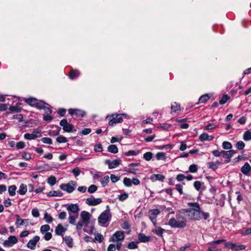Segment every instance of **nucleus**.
<instances>
[{"instance_id": "nucleus-30", "label": "nucleus", "mask_w": 251, "mask_h": 251, "mask_svg": "<svg viewBox=\"0 0 251 251\" xmlns=\"http://www.w3.org/2000/svg\"><path fill=\"white\" fill-rule=\"evenodd\" d=\"M20 103H17L15 106H11L9 107V110L11 112H19L21 111V108L20 107Z\"/></svg>"}, {"instance_id": "nucleus-18", "label": "nucleus", "mask_w": 251, "mask_h": 251, "mask_svg": "<svg viewBox=\"0 0 251 251\" xmlns=\"http://www.w3.org/2000/svg\"><path fill=\"white\" fill-rule=\"evenodd\" d=\"M251 170V167L248 162H246L241 168V171L245 175H248Z\"/></svg>"}, {"instance_id": "nucleus-10", "label": "nucleus", "mask_w": 251, "mask_h": 251, "mask_svg": "<svg viewBox=\"0 0 251 251\" xmlns=\"http://www.w3.org/2000/svg\"><path fill=\"white\" fill-rule=\"evenodd\" d=\"M102 202L100 198H94L93 197L87 198L86 200V203L90 206L96 205L100 204Z\"/></svg>"}, {"instance_id": "nucleus-46", "label": "nucleus", "mask_w": 251, "mask_h": 251, "mask_svg": "<svg viewBox=\"0 0 251 251\" xmlns=\"http://www.w3.org/2000/svg\"><path fill=\"white\" fill-rule=\"evenodd\" d=\"M202 183L200 181H196L194 183V186L197 191H200L201 188Z\"/></svg>"}, {"instance_id": "nucleus-54", "label": "nucleus", "mask_w": 251, "mask_h": 251, "mask_svg": "<svg viewBox=\"0 0 251 251\" xmlns=\"http://www.w3.org/2000/svg\"><path fill=\"white\" fill-rule=\"evenodd\" d=\"M95 240L99 242V243H101L103 240V237L100 233H97L95 235Z\"/></svg>"}, {"instance_id": "nucleus-17", "label": "nucleus", "mask_w": 251, "mask_h": 251, "mask_svg": "<svg viewBox=\"0 0 251 251\" xmlns=\"http://www.w3.org/2000/svg\"><path fill=\"white\" fill-rule=\"evenodd\" d=\"M236 153V151L234 150H229L228 151H222V156L224 158L229 159Z\"/></svg>"}, {"instance_id": "nucleus-24", "label": "nucleus", "mask_w": 251, "mask_h": 251, "mask_svg": "<svg viewBox=\"0 0 251 251\" xmlns=\"http://www.w3.org/2000/svg\"><path fill=\"white\" fill-rule=\"evenodd\" d=\"M16 221L15 223V225H16V226L17 227H19L20 226H23L24 224L25 221H28V219H24V220L21 219L20 218V216L19 215H16Z\"/></svg>"}, {"instance_id": "nucleus-32", "label": "nucleus", "mask_w": 251, "mask_h": 251, "mask_svg": "<svg viewBox=\"0 0 251 251\" xmlns=\"http://www.w3.org/2000/svg\"><path fill=\"white\" fill-rule=\"evenodd\" d=\"M64 240L68 247H72L73 246V239L70 236H66Z\"/></svg>"}, {"instance_id": "nucleus-6", "label": "nucleus", "mask_w": 251, "mask_h": 251, "mask_svg": "<svg viewBox=\"0 0 251 251\" xmlns=\"http://www.w3.org/2000/svg\"><path fill=\"white\" fill-rule=\"evenodd\" d=\"M150 214L149 219L153 223L154 226L157 224L156 216L160 213V211L158 209H151L149 211Z\"/></svg>"}, {"instance_id": "nucleus-58", "label": "nucleus", "mask_w": 251, "mask_h": 251, "mask_svg": "<svg viewBox=\"0 0 251 251\" xmlns=\"http://www.w3.org/2000/svg\"><path fill=\"white\" fill-rule=\"evenodd\" d=\"M127 248L129 249H135L138 248V246L136 243L132 241L128 244Z\"/></svg>"}, {"instance_id": "nucleus-29", "label": "nucleus", "mask_w": 251, "mask_h": 251, "mask_svg": "<svg viewBox=\"0 0 251 251\" xmlns=\"http://www.w3.org/2000/svg\"><path fill=\"white\" fill-rule=\"evenodd\" d=\"M107 150L109 152L116 153L118 152V149L115 145H109L107 148Z\"/></svg>"}, {"instance_id": "nucleus-31", "label": "nucleus", "mask_w": 251, "mask_h": 251, "mask_svg": "<svg viewBox=\"0 0 251 251\" xmlns=\"http://www.w3.org/2000/svg\"><path fill=\"white\" fill-rule=\"evenodd\" d=\"M17 189V187L14 185H11L8 187V193L9 195L11 196H14L16 194V190Z\"/></svg>"}, {"instance_id": "nucleus-62", "label": "nucleus", "mask_w": 251, "mask_h": 251, "mask_svg": "<svg viewBox=\"0 0 251 251\" xmlns=\"http://www.w3.org/2000/svg\"><path fill=\"white\" fill-rule=\"evenodd\" d=\"M176 178L178 181H182L185 179V176L181 174L177 175Z\"/></svg>"}, {"instance_id": "nucleus-57", "label": "nucleus", "mask_w": 251, "mask_h": 251, "mask_svg": "<svg viewBox=\"0 0 251 251\" xmlns=\"http://www.w3.org/2000/svg\"><path fill=\"white\" fill-rule=\"evenodd\" d=\"M45 103L42 101L37 100V104L35 105V107L39 109H44Z\"/></svg>"}, {"instance_id": "nucleus-20", "label": "nucleus", "mask_w": 251, "mask_h": 251, "mask_svg": "<svg viewBox=\"0 0 251 251\" xmlns=\"http://www.w3.org/2000/svg\"><path fill=\"white\" fill-rule=\"evenodd\" d=\"M165 178V176L161 174H154L151 176V179L152 181H155L156 180L163 181Z\"/></svg>"}, {"instance_id": "nucleus-45", "label": "nucleus", "mask_w": 251, "mask_h": 251, "mask_svg": "<svg viewBox=\"0 0 251 251\" xmlns=\"http://www.w3.org/2000/svg\"><path fill=\"white\" fill-rule=\"evenodd\" d=\"M235 146L238 150H241L245 147V144L243 141H240L237 142Z\"/></svg>"}, {"instance_id": "nucleus-44", "label": "nucleus", "mask_w": 251, "mask_h": 251, "mask_svg": "<svg viewBox=\"0 0 251 251\" xmlns=\"http://www.w3.org/2000/svg\"><path fill=\"white\" fill-rule=\"evenodd\" d=\"M144 158L147 161H150L152 157V153L151 152H147L143 155Z\"/></svg>"}, {"instance_id": "nucleus-3", "label": "nucleus", "mask_w": 251, "mask_h": 251, "mask_svg": "<svg viewBox=\"0 0 251 251\" xmlns=\"http://www.w3.org/2000/svg\"><path fill=\"white\" fill-rule=\"evenodd\" d=\"M125 114H112L110 116H107L106 119L109 120L108 125L109 126H113L117 123H121L123 122L122 116H126Z\"/></svg>"}, {"instance_id": "nucleus-35", "label": "nucleus", "mask_w": 251, "mask_h": 251, "mask_svg": "<svg viewBox=\"0 0 251 251\" xmlns=\"http://www.w3.org/2000/svg\"><path fill=\"white\" fill-rule=\"evenodd\" d=\"M243 139L245 141L251 140V132L250 130H247L244 133Z\"/></svg>"}, {"instance_id": "nucleus-40", "label": "nucleus", "mask_w": 251, "mask_h": 251, "mask_svg": "<svg viewBox=\"0 0 251 251\" xmlns=\"http://www.w3.org/2000/svg\"><path fill=\"white\" fill-rule=\"evenodd\" d=\"M75 115L77 117H83L85 116V115L86 114L85 111L80 110V109H75Z\"/></svg>"}, {"instance_id": "nucleus-16", "label": "nucleus", "mask_w": 251, "mask_h": 251, "mask_svg": "<svg viewBox=\"0 0 251 251\" xmlns=\"http://www.w3.org/2000/svg\"><path fill=\"white\" fill-rule=\"evenodd\" d=\"M214 138L213 136L209 135L206 133H202L199 137V139L201 142H204L206 141H211Z\"/></svg>"}, {"instance_id": "nucleus-33", "label": "nucleus", "mask_w": 251, "mask_h": 251, "mask_svg": "<svg viewBox=\"0 0 251 251\" xmlns=\"http://www.w3.org/2000/svg\"><path fill=\"white\" fill-rule=\"evenodd\" d=\"M47 182L50 186H53L56 183V177L54 176H50L48 178Z\"/></svg>"}, {"instance_id": "nucleus-42", "label": "nucleus", "mask_w": 251, "mask_h": 251, "mask_svg": "<svg viewBox=\"0 0 251 251\" xmlns=\"http://www.w3.org/2000/svg\"><path fill=\"white\" fill-rule=\"evenodd\" d=\"M209 99V97L208 95H204L201 96L199 100L200 103H205Z\"/></svg>"}, {"instance_id": "nucleus-47", "label": "nucleus", "mask_w": 251, "mask_h": 251, "mask_svg": "<svg viewBox=\"0 0 251 251\" xmlns=\"http://www.w3.org/2000/svg\"><path fill=\"white\" fill-rule=\"evenodd\" d=\"M223 147L225 150L230 149L232 148V145L229 142L224 141L223 143Z\"/></svg>"}, {"instance_id": "nucleus-41", "label": "nucleus", "mask_w": 251, "mask_h": 251, "mask_svg": "<svg viewBox=\"0 0 251 251\" xmlns=\"http://www.w3.org/2000/svg\"><path fill=\"white\" fill-rule=\"evenodd\" d=\"M229 99V96L227 95H224L219 100V103L220 104H225L227 100Z\"/></svg>"}, {"instance_id": "nucleus-14", "label": "nucleus", "mask_w": 251, "mask_h": 251, "mask_svg": "<svg viewBox=\"0 0 251 251\" xmlns=\"http://www.w3.org/2000/svg\"><path fill=\"white\" fill-rule=\"evenodd\" d=\"M18 242V239L15 236H10L4 242V245L7 247H11Z\"/></svg>"}, {"instance_id": "nucleus-37", "label": "nucleus", "mask_w": 251, "mask_h": 251, "mask_svg": "<svg viewBox=\"0 0 251 251\" xmlns=\"http://www.w3.org/2000/svg\"><path fill=\"white\" fill-rule=\"evenodd\" d=\"M109 181V177L108 176H105L101 179L100 182L103 187H105Z\"/></svg>"}, {"instance_id": "nucleus-64", "label": "nucleus", "mask_w": 251, "mask_h": 251, "mask_svg": "<svg viewBox=\"0 0 251 251\" xmlns=\"http://www.w3.org/2000/svg\"><path fill=\"white\" fill-rule=\"evenodd\" d=\"M72 173L75 176H77L80 174V170L78 168L76 167L72 170Z\"/></svg>"}, {"instance_id": "nucleus-38", "label": "nucleus", "mask_w": 251, "mask_h": 251, "mask_svg": "<svg viewBox=\"0 0 251 251\" xmlns=\"http://www.w3.org/2000/svg\"><path fill=\"white\" fill-rule=\"evenodd\" d=\"M171 109L174 112L179 111L180 110V105L177 104L176 102H174L171 105Z\"/></svg>"}, {"instance_id": "nucleus-48", "label": "nucleus", "mask_w": 251, "mask_h": 251, "mask_svg": "<svg viewBox=\"0 0 251 251\" xmlns=\"http://www.w3.org/2000/svg\"><path fill=\"white\" fill-rule=\"evenodd\" d=\"M123 182L125 185L127 187H130L132 185L131 179L129 178L125 177L124 179Z\"/></svg>"}, {"instance_id": "nucleus-21", "label": "nucleus", "mask_w": 251, "mask_h": 251, "mask_svg": "<svg viewBox=\"0 0 251 251\" xmlns=\"http://www.w3.org/2000/svg\"><path fill=\"white\" fill-rule=\"evenodd\" d=\"M221 164V163L218 161H217L215 162H210L207 163L208 167L210 169H211L213 170H216L218 169L219 166Z\"/></svg>"}, {"instance_id": "nucleus-63", "label": "nucleus", "mask_w": 251, "mask_h": 251, "mask_svg": "<svg viewBox=\"0 0 251 251\" xmlns=\"http://www.w3.org/2000/svg\"><path fill=\"white\" fill-rule=\"evenodd\" d=\"M44 234H45V235H44V238L45 240L49 241L51 238L52 234L50 232H46Z\"/></svg>"}, {"instance_id": "nucleus-4", "label": "nucleus", "mask_w": 251, "mask_h": 251, "mask_svg": "<svg viewBox=\"0 0 251 251\" xmlns=\"http://www.w3.org/2000/svg\"><path fill=\"white\" fill-rule=\"evenodd\" d=\"M111 218V214L109 209L104 211L98 217V221L102 226H104L106 223L109 221Z\"/></svg>"}, {"instance_id": "nucleus-2", "label": "nucleus", "mask_w": 251, "mask_h": 251, "mask_svg": "<svg viewBox=\"0 0 251 251\" xmlns=\"http://www.w3.org/2000/svg\"><path fill=\"white\" fill-rule=\"evenodd\" d=\"M185 213H181V210L176 214V218H171L168 225L174 228H183L186 226V220L184 217Z\"/></svg>"}, {"instance_id": "nucleus-5", "label": "nucleus", "mask_w": 251, "mask_h": 251, "mask_svg": "<svg viewBox=\"0 0 251 251\" xmlns=\"http://www.w3.org/2000/svg\"><path fill=\"white\" fill-rule=\"evenodd\" d=\"M76 183L75 181L71 180L67 184H62L60 185V188L63 191H66L69 193H72L75 188L74 186H76Z\"/></svg>"}, {"instance_id": "nucleus-1", "label": "nucleus", "mask_w": 251, "mask_h": 251, "mask_svg": "<svg viewBox=\"0 0 251 251\" xmlns=\"http://www.w3.org/2000/svg\"><path fill=\"white\" fill-rule=\"evenodd\" d=\"M190 208L181 209V213H185L190 220H200L202 218L207 219L210 215L208 212H204L201 210L200 205L197 202H189Z\"/></svg>"}, {"instance_id": "nucleus-60", "label": "nucleus", "mask_w": 251, "mask_h": 251, "mask_svg": "<svg viewBox=\"0 0 251 251\" xmlns=\"http://www.w3.org/2000/svg\"><path fill=\"white\" fill-rule=\"evenodd\" d=\"M25 145L24 142L22 141L19 142L16 144V147L18 149H22L25 148Z\"/></svg>"}, {"instance_id": "nucleus-22", "label": "nucleus", "mask_w": 251, "mask_h": 251, "mask_svg": "<svg viewBox=\"0 0 251 251\" xmlns=\"http://www.w3.org/2000/svg\"><path fill=\"white\" fill-rule=\"evenodd\" d=\"M48 197H61L63 193L60 191H50L48 194Z\"/></svg>"}, {"instance_id": "nucleus-36", "label": "nucleus", "mask_w": 251, "mask_h": 251, "mask_svg": "<svg viewBox=\"0 0 251 251\" xmlns=\"http://www.w3.org/2000/svg\"><path fill=\"white\" fill-rule=\"evenodd\" d=\"M44 218L46 222L50 223L53 221L52 217L47 212H45L44 215Z\"/></svg>"}, {"instance_id": "nucleus-28", "label": "nucleus", "mask_w": 251, "mask_h": 251, "mask_svg": "<svg viewBox=\"0 0 251 251\" xmlns=\"http://www.w3.org/2000/svg\"><path fill=\"white\" fill-rule=\"evenodd\" d=\"M80 74L79 72L76 70H73L71 71L69 74V78L71 79H74L77 77Z\"/></svg>"}, {"instance_id": "nucleus-55", "label": "nucleus", "mask_w": 251, "mask_h": 251, "mask_svg": "<svg viewBox=\"0 0 251 251\" xmlns=\"http://www.w3.org/2000/svg\"><path fill=\"white\" fill-rule=\"evenodd\" d=\"M32 215L35 218L39 217L40 213L37 208H33L31 211Z\"/></svg>"}, {"instance_id": "nucleus-59", "label": "nucleus", "mask_w": 251, "mask_h": 251, "mask_svg": "<svg viewBox=\"0 0 251 251\" xmlns=\"http://www.w3.org/2000/svg\"><path fill=\"white\" fill-rule=\"evenodd\" d=\"M176 188L180 195H182L183 194V190H182L183 187L181 184H176Z\"/></svg>"}, {"instance_id": "nucleus-56", "label": "nucleus", "mask_w": 251, "mask_h": 251, "mask_svg": "<svg viewBox=\"0 0 251 251\" xmlns=\"http://www.w3.org/2000/svg\"><path fill=\"white\" fill-rule=\"evenodd\" d=\"M128 194L125 193L119 196V199L120 201H123L126 200L128 198Z\"/></svg>"}, {"instance_id": "nucleus-51", "label": "nucleus", "mask_w": 251, "mask_h": 251, "mask_svg": "<svg viewBox=\"0 0 251 251\" xmlns=\"http://www.w3.org/2000/svg\"><path fill=\"white\" fill-rule=\"evenodd\" d=\"M97 187L95 185H90L88 189V192L89 193H93L97 190Z\"/></svg>"}, {"instance_id": "nucleus-61", "label": "nucleus", "mask_w": 251, "mask_h": 251, "mask_svg": "<svg viewBox=\"0 0 251 251\" xmlns=\"http://www.w3.org/2000/svg\"><path fill=\"white\" fill-rule=\"evenodd\" d=\"M77 217H75L74 216L70 215L69 218V223L73 225H75V219Z\"/></svg>"}, {"instance_id": "nucleus-7", "label": "nucleus", "mask_w": 251, "mask_h": 251, "mask_svg": "<svg viewBox=\"0 0 251 251\" xmlns=\"http://www.w3.org/2000/svg\"><path fill=\"white\" fill-rule=\"evenodd\" d=\"M59 125L63 127V129L65 132H71L73 131L74 126L69 123L66 119L62 120L60 122Z\"/></svg>"}, {"instance_id": "nucleus-15", "label": "nucleus", "mask_w": 251, "mask_h": 251, "mask_svg": "<svg viewBox=\"0 0 251 251\" xmlns=\"http://www.w3.org/2000/svg\"><path fill=\"white\" fill-rule=\"evenodd\" d=\"M67 209L69 211L77 214H78L79 210L78 206L76 204H71L67 205Z\"/></svg>"}, {"instance_id": "nucleus-23", "label": "nucleus", "mask_w": 251, "mask_h": 251, "mask_svg": "<svg viewBox=\"0 0 251 251\" xmlns=\"http://www.w3.org/2000/svg\"><path fill=\"white\" fill-rule=\"evenodd\" d=\"M138 239L141 242H149L151 238L149 236H147L143 233H140L138 235Z\"/></svg>"}, {"instance_id": "nucleus-53", "label": "nucleus", "mask_w": 251, "mask_h": 251, "mask_svg": "<svg viewBox=\"0 0 251 251\" xmlns=\"http://www.w3.org/2000/svg\"><path fill=\"white\" fill-rule=\"evenodd\" d=\"M157 160H163L165 159V153L163 152H158L156 155Z\"/></svg>"}, {"instance_id": "nucleus-9", "label": "nucleus", "mask_w": 251, "mask_h": 251, "mask_svg": "<svg viewBox=\"0 0 251 251\" xmlns=\"http://www.w3.org/2000/svg\"><path fill=\"white\" fill-rule=\"evenodd\" d=\"M124 239V232L121 231H116L111 237L110 241L114 242L123 241Z\"/></svg>"}, {"instance_id": "nucleus-11", "label": "nucleus", "mask_w": 251, "mask_h": 251, "mask_svg": "<svg viewBox=\"0 0 251 251\" xmlns=\"http://www.w3.org/2000/svg\"><path fill=\"white\" fill-rule=\"evenodd\" d=\"M40 237L38 236H35L32 239L30 240L27 244V247L31 250H34L37 243L39 241Z\"/></svg>"}, {"instance_id": "nucleus-13", "label": "nucleus", "mask_w": 251, "mask_h": 251, "mask_svg": "<svg viewBox=\"0 0 251 251\" xmlns=\"http://www.w3.org/2000/svg\"><path fill=\"white\" fill-rule=\"evenodd\" d=\"M121 163V160L120 159H117L111 161L110 160H106L105 163L108 165V168L110 169H114L116 168Z\"/></svg>"}, {"instance_id": "nucleus-39", "label": "nucleus", "mask_w": 251, "mask_h": 251, "mask_svg": "<svg viewBox=\"0 0 251 251\" xmlns=\"http://www.w3.org/2000/svg\"><path fill=\"white\" fill-rule=\"evenodd\" d=\"M226 240L225 239H219V240H215V241L210 242L208 243V244L209 245H211L213 246H216V245H219L223 242H226Z\"/></svg>"}, {"instance_id": "nucleus-43", "label": "nucleus", "mask_w": 251, "mask_h": 251, "mask_svg": "<svg viewBox=\"0 0 251 251\" xmlns=\"http://www.w3.org/2000/svg\"><path fill=\"white\" fill-rule=\"evenodd\" d=\"M56 141L59 143H66L68 141L67 138L63 136H59L56 139Z\"/></svg>"}, {"instance_id": "nucleus-25", "label": "nucleus", "mask_w": 251, "mask_h": 251, "mask_svg": "<svg viewBox=\"0 0 251 251\" xmlns=\"http://www.w3.org/2000/svg\"><path fill=\"white\" fill-rule=\"evenodd\" d=\"M155 226V229L152 230V232H154L156 234H157L158 236H162L165 231V229L160 227L156 226Z\"/></svg>"}, {"instance_id": "nucleus-26", "label": "nucleus", "mask_w": 251, "mask_h": 251, "mask_svg": "<svg viewBox=\"0 0 251 251\" xmlns=\"http://www.w3.org/2000/svg\"><path fill=\"white\" fill-rule=\"evenodd\" d=\"M37 100H38L35 98H29L26 99L25 101L31 106H35V105L37 104Z\"/></svg>"}, {"instance_id": "nucleus-19", "label": "nucleus", "mask_w": 251, "mask_h": 251, "mask_svg": "<svg viewBox=\"0 0 251 251\" xmlns=\"http://www.w3.org/2000/svg\"><path fill=\"white\" fill-rule=\"evenodd\" d=\"M67 229L64 228L61 224H58L56 227L55 232L57 235H61L66 231Z\"/></svg>"}, {"instance_id": "nucleus-8", "label": "nucleus", "mask_w": 251, "mask_h": 251, "mask_svg": "<svg viewBox=\"0 0 251 251\" xmlns=\"http://www.w3.org/2000/svg\"><path fill=\"white\" fill-rule=\"evenodd\" d=\"M41 136L42 134L41 131L38 129L34 130L32 133H26L24 135V138L27 140L35 139Z\"/></svg>"}, {"instance_id": "nucleus-34", "label": "nucleus", "mask_w": 251, "mask_h": 251, "mask_svg": "<svg viewBox=\"0 0 251 251\" xmlns=\"http://www.w3.org/2000/svg\"><path fill=\"white\" fill-rule=\"evenodd\" d=\"M50 229V226L48 225H44L41 226L40 231L43 233L44 234L46 232H48V231Z\"/></svg>"}, {"instance_id": "nucleus-27", "label": "nucleus", "mask_w": 251, "mask_h": 251, "mask_svg": "<svg viewBox=\"0 0 251 251\" xmlns=\"http://www.w3.org/2000/svg\"><path fill=\"white\" fill-rule=\"evenodd\" d=\"M27 191V186L26 185L24 184H21L20 186L19 189L18 190V193L21 195H25Z\"/></svg>"}, {"instance_id": "nucleus-12", "label": "nucleus", "mask_w": 251, "mask_h": 251, "mask_svg": "<svg viewBox=\"0 0 251 251\" xmlns=\"http://www.w3.org/2000/svg\"><path fill=\"white\" fill-rule=\"evenodd\" d=\"M80 217L83 224H84L86 226H88L90 219V214L89 213L85 211H83L80 213Z\"/></svg>"}, {"instance_id": "nucleus-49", "label": "nucleus", "mask_w": 251, "mask_h": 251, "mask_svg": "<svg viewBox=\"0 0 251 251\" xmlns=\"http://www.w3.org/2000/svg\"><path fill=\"white\" fill-rule=\"evenodd\" d=\"M236 244L232 242H226L225 244V247L232 250H234Z\"/></svg>"}, {"instance_id": "nucleus-52", "label": "nucleus", "mask_w": 251, "mask_h": 251, "mask_svg": "<svg viewBox=\"0 0 251 251\" xmlns=\"http://www.w3.org/2000/svg\"><path fill=\"white\" fill-rule=\"evenodd\" d=\"M189 172L195 173H196L198 171V167L196 164H192L190 166L189 168Z\"/></svg>"}, {"instance_id": "nucleus-50", "label": "nucleus", "mask_w": 251, "mask_h": 251, "mask_svg": "<svg viewBox=\"0 0 251 251\" xmlns=\"http://www.w3.org/2000/svg\"><path fill=\"white\" fill-rule=\"evenodd\" d=\"M42 142L44 144L50 145L52 143V139L49 137H44L41 139Z\"/></svg>"}]
</instances>
